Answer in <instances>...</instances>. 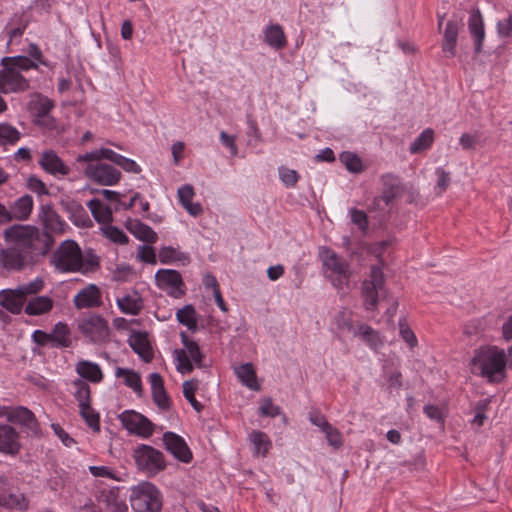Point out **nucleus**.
I'll return each mask as SVG.
<instances>
[{"instance_id":"obj_1","label":"nucleus","mask_w":512,"mask_h":512,"mask_svg":"<svg viewBox=\"0 0 512 512\" xmlns=\"http://www.w3.org/2000/svg\"><path fill=\"white\" fill-rule=\"evenodd\" d=\"M5 241L17 247L32 262H35L37 256H44L53 245V238L48 233L41 231L30 225L15 224L3 232Z\"/></svg>"},{"instance_id":"obj_2","label":"nucleus","mask_w":512,"mask_h":512,"mask_svg":"<svg viewBox=\"0 0 512 512\" xmlns=\"http://www.w3.org/2000/svg\"><path fill=\"white\" fill-rule=\"evenodd\" d=\"M506 365L507 357L503 349L497 346H481L474 351L470 370L490 383H499L506 377Z\"/></svg>"},{"instance_id":"obj_3","label":"nucleus","mask_w":512,"mask_h":512,"mask_svg":"<svg viewBox=\"0 0 512 512\" xmlns=\"http://www.w3.org/2000/svg\"><path fill=\"white\" fill-rule=\"evenodd\" d=\"M319 257L322 261L325 277L338 290L349 288L352 275L350 264L328 247H320Z\"/></svg>"},{"instance_id":"obj_4","label":"nucleus","mask_w":512,"mask_h":512,"mask_svg":"<svg viewBox=\"0 0 512 512\" xmlns=\"http://www.w3.org/2000/svg\"><path fill=\"white\" fill-rule=\"evenodd\" d=\"M130 503L135 512H160L163 505L161 492L148 481L131 488Z\"/></svg>"},{"instance_id":"obj_5","label":"nucleus","mask_w":512,"mask_h":512,"mask_svg":"<svg viewBox=\"0 0 512 512\" xmlns=\"http://www.w3.org/2000/svg\"><path fill=\"white\" fill-rule=\"evenodd\" d=\"M51 264L61 273H75L82 269V251L74 240H65L53 252Z\"/></svg>"},{"instance_id":"obj_6","label":"nucleus","mask_w":512,"mask_h":512,"mask_svg":"<svg viewBox=\"0 0 512 512\" xmlns=\"http://www.w3.org/2000/svg\"><path fill=\"white\" fill-rule=\"evenodd\" d=\"M132 456L138 470L148 476H155L166 468L164 454L150 445L137 446Z\"/></svg>"},{"instance_id":"obj_7","label":"nucleus","mask_w":512,"mask_h":512,"mask_svg":"<svg viewBox=\"0 0 512 512\" xmlns=\"http://www.w3.org/2000/svg\"><path fill=\"white\" fill-rule=\"evenodd\" d=\"M54 106L53 100L35 92L30 95L27 109L35 125L52 129L56 126L55 119L51 116Z\"/></svg>"},{"instance_id":"obj_8","label":"nucleus","mask_w":512,"mask_h":512,"mask_svg":"<svg viewBox=\"0 0 512 512\" xmlns=\"http://www.w3.org/2000/svg\"><path fill=\"white\" fill-rule=\"evenodd\" d=\"M77 328L82 335L93 343H104L109 338V326L100 315L91 314L77 321Z\"/></svg>"},{"instance_id":"obj_9","label":"nucleus","mask_w":512,"mask_h":512,"mask_svg":"<svg viewBox=\"0 0 512 512\" xmlns=\"http://www.w3.org/2000/svg\"><path fill=\"white\" fill-rule=\"evenodd\" d=\"M0 417L21 425L29 435H37L40 431L39 423L34 413L26 407L0 406Z\"/></svg>"},{"instance_id":"obj_10","label":"nucleus","mask_w":512,"mask_h":512,"mask_svg":"<svg viewBox=\"0 0 512 512\" xmlns=\"http://www.w3.org/2000/svg\"><path fill=\"white\" fill-rule=\"evenodd\" d=\"M385 284L384 274L379 266H372L370 269V279L362 283V296L364 298V307L366 310H375L378 305V295Z\"/></svg>"},{"instance_id":"obj_11","label":"nucleus","mask_w":512,"mask_h":512,"mask_svg":"<svg viewBox=\"0 0 512 512\" xmlns=\"http://www.w3.org/2000/svg\"><path fill=\"white\" fill-rule=\"evenodd\" d=\"M85 176L92 182L102 186L116 185L121 177V172L110 164L102 162H86Z\"/></svg>"},{"instance_id":"obj_12","label":"nucleus","mask_w":512,"mask_h":512,"mask_svg":"<svg viewBox=\"0 0 512 512\" xmlns=\"http://www.w3.org/2000/svg\"><path fill=\"white\" fill-rule=\"evenodd\" d=\"M3 69L0 70V92L20 93L25 92L30 88L29 80H27L19 71L10 68L7 65H2Z\"/></svg>"},{"instance_id":"obj_13","label":"nucleus","mask_w":512,"mask_h":512,"mask_svg":"<svg viewBox=\"0 0 512 512\" xmlns=\"http://www.w3.org/2000/svg\"><path fill=\"white\" fill-rule=\"evenodd\" d=\"M157 286L167 291L170 296L179 298L184 295V282L181 274L173 269H160L155 274Z\"/></svg>"},{"instance_id":"obj_14","label":"nucleus","mask_w":512,"mask_h":512,"mask_svg":"<svg viewBox=\"0 0 512 512\" xmlns=\"http://www.w3.org/2000/svg\"><path fill=\"white\" fill-rule=\"evenodd\" d=\"M123 426L136 435L149 437L153 433V424L142 414L135 411H124L119 416Z\"/></svg>"},{"instance_id":"obj_15","label":"nucleus","mask_w":512,"mask_h":512,"mask_svg":"<svg viewBox=\"0 0 512 512\" xmlns=\"http://www.w3.org/2000/svg\"><path fill=\"white\" fill-rule=\"evenodd\" d=\"M37 217L44 228L42 233H64L66 224L51 204H41Z\"/></svg>"},{"instance_id":"obj_16","label":"nucleus","mask_w":512,"mask_h":512,"mask_svg":"<svg viewBox=\"0 0 512 512\" xmlns=\"http://www.w3.org/2000/svg\"><path fill=\"white\" fill-rule=\"evenodd\" d=\"M163 443L168 452L183 463H189L192 460V452L185 440L174 432H165L163 434Z\"/></svg>"},{"instance_id":"obj_17","label":"nucleus","mask_w":512,"mask_h":512,"mask_svg":"<svg viewBox=\"0 0 512 512\" xmlns=\"http://www.w3.org/2000/svg\"><path fill=\"white\" fill-rule=\"evenodd\" d=\"M32 263L28 257L13 245L0 249V266L8 271H20Z\"/></svg>"},{"instance_id":"obj_18","label":"nucleus","mask_w":512,"mask_h":512,"mask_svg":"<svg viewBox=\"0 0 512 512\" xmlns=\"http://www.w3.org/2000/svg\"><path fill=\"white\" fill-rule=\"evenodd\" d=\"M131 349L146 363L152 361L154 352L146 332H134L128 339Z\"/></svg>"},{"instance_id":"obj_19","label":"nucleus","mask_w":512,"mask_h":512,"mask_svg":"<svg viewBox=\"0 0 512 512\" xmlns=\"http://www.w3.org/2000/svg\"><path fill=\"white\" fill-rule=\"evenodd\" d=\"M149 382L154 403L159 409L168 410L171 406V400L165 390L162 376L157 372L151 373L149 375Z\"/></svg>"},{"instance_id":"obj_20","label":"nucleus","mask_w":512,"mask_h":512,"mask_svg":"<svg viewBox=\"0 0 512 512\" xmlns=\"http://www.w3.org/2000/svg\"><path fill=\"white\" fill-rule=\"evenodd\" d=\"M73 302L78 309L100 306L102 303L100 289L95 284H89L78 292Z\"/></svg>"},{"instance_id":"obj_21","label":"nucleus","mask_w":512,"mask_h":512,"mask_svg":"<svg viewBox=\"0 0 512 512\" xmlns=\"http://www.w3.org/2000/svg\"><path fill=\"white\" fill-rule=\"evenodd\" d=\"M20 450L19 434L9 425H0V452L15 455Z\"/></svg>"},{"instance_id":"obj_22","label":"nucleus","mask_w":512,"mask_h":512,"mask_svg":"<svg viewBox=\"0 0 512 512\" xmlns=\"http://www.w3.org/2000/svg\"><path fill=\"white\" fill-rule=\"evenodd\" d=\"M468 29L471 36L474 38L475 53L479 54L482 51V43L485 38L484 21L479 9L471 11Z\"/></svg>"},{"instance_id":"obj_23","label":"nucleus","mask_w":512,"mask_h":512,"mask_svg":"<svg viewBox=\"0 0 512 512\" xmlns=\"http://www.w3.org/2000/svg\"><path fill=\"white\" fill-rule=\"evenodd\" d=\"M383 191L381 199L386 205L391 204L396 198L400 197L404 191V187L397 176L386 174L381 177Z\"/></svg>"},{"instance_id":"obj_24","label":"nucleus","mask_w":512,"mask_h":512,"mask_svg":"<svg viewBox=\"0 0 512 512\" xmlns=\"http://www.w3.org/2000/svg\"><path fill=\"white\" fill-rule=\"evenodd\" d=\"M39 164L46 172L52 175H68L70 172L69 167L65 165L61 158L52 150L42 153Z\"/></svg>"},{"instance_id":"obj_25","label":"nucleus","mask_w":512,"mask_h":512,"mask_svg":"<svg viewBox=\"0 0 512 512\" xmlns=\"http://www.w3.org/2000/svg\"><path fill=\"white\" fill-rule=\"evenodd\" d=\"M26 299L16 289H8L0 292V304L13 314H19Z\"/></svg>"},{"instance_id":"obj_26","label":"nucleus","mask_w":512,"mask_h":512,"mask_svg":"<svg viewBox=\"0 0 512 512\" xmlns=\"http://www.w3.org/2000/svg\"><path fill=\"white\" fill-rule=\"evenodd\" d=\"M126 228L137 239L145 243L153 244L158 240L157 233L150 226L140 220H129L126 224Z\"/></svg>"},{"instance_id":"obj_27","label":"nucleus","mask_w":512,"mask_h":512,"mask_svg":"<svg viewBox=\"0 0 512 512\" xmlns=\"http://www.w3.org/2000/svg\"><path fill=\"white\" fill-rule=\"evenodd\" d=\"M33 209V198L26 194L20 198H18L13 205H11L10 210L8 211V215L10 217V221L12 219L15 220H26L29 218Z\"/></svg>"},{"instance_id":"obj_28","label":"nucleus","mask_w":512,"mask_h":512,"mask_svg":"<svg viewBox=\"0 0 512 512\" xmlns=\"http://www.w3.org/2000/svg\"><path fill=\"white\" fill-rule=\"evenodd\" d=\"M234 372L239 381L247 388L253 391L261 389L257 381L256 371L251 363H244L234 368Z\"/></svg>"},{"instance_id":"obj_29","label":"nucleus","mask_w":512,"mask_h":512,"mask_svg":"<svg viewBox=\"0 0 512 512\" xmlns=\"http://www.w3.org/2000/svg\"><path fill=\"white\" fill-rule=\"evenodd\" d=\"M54 301L48 296L32 297L24 308V312L30 316H38L50 312Z\"/></svg>"},{"instance_id":"obj_30","label":"nucleus","mask_w":512,"mask_h":512,"mask_svg":"<svg viewBox=\"0 0 512 512\" xmlns=\"http://www.w3.org/2000/svg\"><path fill=\"white\" fill-rule=\"evenodd\" d=\"M76 372L79 376L92 383H99L103 379V373L100 366L88 360L79 361L76 365Z\"/></svg>"},{"instance_id":"obj_31","label":"nucleus","mask_w":512,"mask_h":512,"mask_svg":"<svg viewBox=\"0 0 512 512\" xmlns=\"http://www.w3.org/2000/svg\"><path fill=\"white\" fill-rule=\"evenodd\" d=\"M458 37V25L454 21H448L444 32L442 42V51L446 57L452 58L456 53V43Z\"/></svg>"},{"instance_id":"obj_32","label":"nucleus","mask_w":512,"mask_h":512,"mask_svg":"<svg viewBox=\"0 0 512 512\" xmlns=\"http://www.w3.org/2000/svg\"><path fill=\"white\" fill-rule=\"evenodd\" d=\"M180 203L192 216H198L202 213V207L199 203H193L194 189L191 185H184L178 189Z\"/></svg>"},{"instance_id":"obj_33","label":"nucleus","mask_w":512,"mask_h":512,"mask_svg":"<svg viewBox=\"0 0 512 512\" xmlns=\"http://www.w3.org/2000/svg\"><path fill=\"white\" fill-rule=\"evenodd\" d=\"M29 499L23 493L0 494V506L8 509L26 511L29 508Z\"/></svg>"},{"instance_id":"obj_34","label":"nucleus","mask_w":512,"mask_h":512,"mask_svg":"<svg viewBox=\"0 0 512 512\" xmlns=\"http://www.w3.org/2000/svg\"><path fill=\"white\" fill-rule=\"evenodd\" d=\"M51 345L57 348H66L72 345L70 329L67 324L58 322L51 332Z\"/></svg>"},{"instance_id":"obj_35","label":"nucleus","mask_w":512,"mask_h":512,"mask_svg":"<svg viewBox=\"0 0 512 512\" xmlns=\"http://www.w3.org/2000/svg\"><path fill=\"white\" fill-rule=\"evenodd\" d=\"M121 155L108 148H100L87 152L85 154L78 155L76 161L81 162H100L102 159H107L114 164Z\"/></svg>"},{"instance_id":"obj_36","label":"nucleus","mask_w":512,"mask_h":512,"mask_svg":"<svg viewBox=\"0 0 512 512\" xmlns=\"http://www.w3.org/2000/svg\"><path fill=\"white\" fill-rule=\"evenodd\" d=\"M119 309L126 314L137 315L142 309V299L137 292L117 299Z\"/></svg>"},{"instance_id":"obj_37","label":"nucleus","mask_w":512,"mask_h":512,"mask_svg":"<svg viewBox=\"0 0 512 512\" xmlns=\"http://www.w3.org/2000/svg\"><path fill=\"white\" fill-rule=\"evenodd\" d=\"M93 217L98 223L108 224L113 220V210L104 205L99 199H91L87 203Z\"/></svg>"},{"instance_id":"obj_38","label":"nucleus","mask_w":512,"mask_h":512,"mask_svg":"<svg viewBox=\"0 0 512 512\" xmlns=\"http://www.w3.org/2000/svg\"><path fill=\"white\" fill-rule=\"evenodd\" d=\"M355 336H359L366 342V344L372 349H378L383 345V340L379 333L374 330L371 326L361 324L354 331Z\"/></svg>"},{"instance_id":"obj_39","label":"nucleus","mask_w":512,"mask_h":512,"mask_svg":"<svg viewBox=\"0 0 512 512\" xmlns=\"http://www.w3.org/2000/svg\"><path fill=\"white\" fill-rule=\"evenodd\" d=\"M265 41L275 49H281L286 45V37L280 25L274 24L266 28L264 32Z\"/></svg>"},{"instance_id":"obj_40","label":"nucleus","mask_w":512,"mask_h":512,"mask_svg":"<svg viewBox=\"0 0 512 512\" xmlns=\"http://www.w3.org/2000/svg\"><path fill=\"white\" fill-rule=\"evenodd\" d=\"M115 376L117 378H124V384L129 388L133 389L138 395L142 393V382L140 375L127 368L118 367L115 371Z\"/></svg>"},{"instance_id":"obj_41","label":"nucleus","mask_w":512,"mask_h":512,"mask_svg":"<svg viewBox=\"0 0 512 512\" xmlns=\"http://www.w3.org/2000/svg\"><path fill=\"white\" fill-rule=\"evenodd\" d=\"M2 65H7L19 72L38 68V64L27 56L4 57Z\"/></svg>"},{"instance_id":"obj_42","label":"nucleus","mask_w":512,"mask_h":512,"mask_svg":"<svg viewBox=\"0 0 512 512\" xmlns=\"http://www.w3.org/2000/svg\"><path fill=\"white\" fill-rule=\"evenodd\" d=\"M199 381L197 379L186 380L183 383V395L185 399L191 404V406L200 412L203 409V405L195 398V392L198 389Z\"/></svg>"},{"instance_id":"obj_43","label":"nucleus","mask_w":512,"mask_h":512,"mask_svg":"<svg viewBox=\"0 0 512 512\" xmlns=\"http://www.w3.org/2000/svg\"><path fill=\"white\" fill-rule=\"evenodd\" d=\"M21 138V133L9 123H0V146L13 145Z\"/></svg>"},{"instance_id":"obj_44","label":"nucleus","mask_w":512,"mask_h":512,"mask_svg":"<svg viewBox=\"0 0 512 512\" xmlns=\"http://www.w3.org/2000/svg\"><path fill=\"white\" fill-rule=\"evenodd\" d=\"M434 140V131L431 128L425 129L411 144L410 152L415 154L429 148Z\"/></svg>"},{"instance_id":"obj_45","label":"nucleus","mask_w":512,"mask_h":512,"mask_svg":"<svg viewBox=\"0 0 512 512\" xmlns=\"http://www.w3.org/2000/svg\"><path fill=\"white\" fill-rule=\"evenodd\" d=\"M180 336L183 345L189 353V358H191L198 367H203L204 365L202 364V359L204 356L200 351L199 345L195 341L190 340L185 332H181Z\"/></svg>"},{"instance_id":"obj_46","label":"nucleus","mask_w":512,"mask_h":512,"mask_svg":"<svg viewBox=\"0 0 512 512\" xmlns=\"http://www.w3.org/2000/svg\"><path fill=\"white\" fill-rule=\"evenodd\" d=\"M196 312L192 305H186L176 313L177 320L190 330L197 328Z\"/></svg>"},{"instance_id":"obj_47","label":"nucleus","mask_w":512,"mask_h":512,"mask_svg":"<svg viewBox=\"0 0 512 512\" xmlns=\"http://www.w3.org/2000/svg\"><path fill=\"white\" fill-rule=\"evenodd\" d=\"M76 388L74 397L78 401L79 406L91 403V389L90 386L82 379H76L73 382Z\"/></svg>"},{"instance_id":"obj_48","label":"nucleus","mask_w":512,"mask_h":512,"mask_svg":"<svg viewBox=\"0 0 512 512\" xmlns=\"http://www.w3.org/2000/svg\"><path fill=\"white\" fill-rule=\"evenodd\" d=\"M80 414L84 418L87 425L92 428L94 431L100 430V418L99 414L94 411L90 404L81 405Z\"/></svg>"},{"instance_id":"obj_49","label":"nucleus","mask_w":512,"mask_h":512,"mask_svg":"<svg viewBox=\"0 0 512 512\" xmlns=\"http://www.w3.org/2000/svg\"><path fill=\"white\" fill-rule=\"evenodd\" d=\"M159 261L162 264H168L175 261H182L187 259V256L184 253H181L177 249L172 246H165L159 250Z\"/></svg>"},{"instance_id":"obj_50","label":"nucleus","mask_w":512,"mask_h":512,"mask_svg":"<svg viewBox=\"0 0 512 512\" xmlns=\"http://www.w3.org/2000/svg\"><path fill=\"white\" fill-rule=\"evenodd\" d=\"M340 160L350 172L359 173L364 169L361 159L352 152H343Z\"/></svg>"},{"instance_id":"obj_51","label":"nucleus","mask_w":512,"mask_h":512,"mask_svg":"<svg viewBox=\"0 0 512 512\" xmlns=\"http://www.w3.org/2000/svg\"><path fill=\"white\" fill-rule=\"evenodd\" d=\"M103 502L106 503L107 509L110 512H127V505L119 499L114 491H109L104 496Z\"/></svg>"},{"instance_id":"obj_52","label":"nucleus","mask_w":512,"mask_h":512,"mask_svg":"<svg viewBox=\"0 0 512 512\" xmlns=\"http://www.w3.org/2000/svg\"><path fill=\"white\" fill-rule=\"evenodd\" d=\"M399 334L407 343L410 349H414L418 345V340L412 329L406 324L405 319L399 321Z\"/></svg>"},{"instance_id":"obj_53","label":"nucleus","mask_w":512,"mask_h":512,"mask_svg":"<svg viewBox=\"0 0 512 512\" xmlns=\"http://www.w3.org/2000/svg\"><path fill=\"white\" fill-rule=\"evenodd\" d=\"M279 178L282 181V183L288 187H295L299 180V174L296 170L290 169L285 166H281L278 168Z\"/></svg>"},{"instance_id":"obj_54","label":"nucleus","mask_w":512,"mask_h":512,"mask_svg":"<svg viewBox=\"0 0 512 512\" xmlns=\"http://www.w3.org/2000/svg\"><path fill=\"white\" fill-rule=\"evenodd\" d=\"M18 288V292H20L23 297L26 299L29 295H35L39 293L44 288V281L41 278H36L33 281L20 285Z\"/></svg>"},{"instance_id":"obj_55","label":"nucleus","mask_w":512,"mask_h":512,"mask_svg":"<svg viewBox=\"0 0 512 512\" xmlns=\"http://www.w3.org/2000/svg\"><path fill=\"white\" fill-rule=\"evenodd\" d=\"M136 258L144 263L152 265L157 263L155 249L150 245H140L137 250Z\"/></svg>"},{"instance_id":"obj_56","label":"nucleus","mask_w":512,"mask_h":512,"mask_svg":"<svg viewBox=\"0 0 512 512\" xmlns=\"http://www.w3.org/2000/svg\"><path fill=\"white\" fill-rule=\"evenodd\" d=\"M251 441L255 446V452L265 455L268 451L269 441L265 433L261 431H253L251 433Z\"/></svg>"},{"instance_id":"obj_57","label":"nucleus","mask_w":512,"mask_h":512,"mask_svg":"<svg viewBox=\"0 0 512 512\" xmlns=\"http://www.w3.org/2000/svg\"><path fill=\"white\" fill-rule=\"evenodd\" d=\"M104 235L114 243L117 244H127L128 237L123 232V230L115 227V226H107L103 229Z\"/></svg>"},{"instance_id":"obj_58","label":"nucleus","mask_w":512,"mask_h":512,"mask_svg":"<svg viewBox=\"0 0 512 512\" xmlns=\"http://www.w3.org/2000/svg\"><path fill=\"white\" fill-rule=\"evenodd\" d=\"M135 276V271L128 264L118 265L113 271V280L118 282H126Z\"/></svg>"},{"instance_id":"obj_59","label":"nucleus","mask_w":512,"mask_h":512,"mask_svg":"<svg viewBox=\"0 0 512 512\" xmlns=\"http://www.w3.org/2000/svg\"><path fill=\"white\" fill-rule=\"evenodd\" d=\"M260 414L264 417H276L280 415L281 408L275 405L271 398H264L261 400L259 407Z\"/></svg>"},{"instance_id":"obj_60","label":"nucleus","mask_w":512,"mask_h":512,"mask_svg":"<svg viewBox=\"0 0 512 512\" xmlns=\"http://www.w3.org/2000/svg\"><path fill=\"white\" fill-rule=\"evenodd\" d=\"M175 355L178 361L177 370L182 374L191 373L194 367L185 350H175Z\"/></svg>"},{"instance_id":"obj_61","label":"nucleus","mask_w":512,"mask_h":512,"mask_svg":"<svg viewBox=\"0 0 512 512\" xmlns=\"http://www.w3.org/2000/svg\"><path fill=\"white\" fill-rule=\"evenodd\" d=\"M337 328L343 332H353L356 330L353 328L350 312L342 310L336 316Z\"/></svg>"},{"instance_id":"obj_62","label":"nucleus","mask_w":512,"mask_h":512,"mask_svg":"<svg viewBox=\"0 0 512 512\" xmlns=\"http://www.w3.org/2000/svg\"><path fill=\"white\" fill-rule=\"evenodd\" d=\"M26 26V23L19 17H17L16 27H10V25H7L5 29L7 32V36L9 38V43H11L15 39L20 38L23 35Z\"/></svg>"},{"instance_id":"obj_63","label":"nucleus","mask_w":512,"mask_h":512,"mask_svg":"<svg viewBox=\"0 0 512 512\" xmlns=\"http://www.w3.org/2000/svg\"><path fill=\"white\" fill-rule=\"evenodd\" d=\"M351 221L357 225L362 231H365L368 227V218L364 211L351 209Z\"/></svg>"},{"instance_id":"obj_64","label":"nucleus","mask_w":512,"mask_h":512,"mask_svg":"<svg viewBox=\"0 0 512 512\" xmlns=\"http://www.w3.org/2000/svg\"><path fill=\"white\" fill-rule=\"evenodd\" d=\"M497 32L500 37L508 38L512 36V15H509L504 20L498 21Z\"/></svg>"}]
</instances>
